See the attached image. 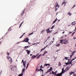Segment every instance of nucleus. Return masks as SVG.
Returning <instances> with one entry per match:
<instances>
[{"label": "nucleus", "mask_w": 76, "mask_h": 76, "mask_svg": "<svg viewBox=\"0 0 76 76\" xmlns=\"http://www.w3.org/2000/svg\"><path fill=\"white\" fill-rule=\"evenodd\" d=\"M73 38H74V39H76V38L75 37H73Z\"/></svg>", "instance_id": "obj_47"}, {"label": "nucleus", "mask_w": 76, "mask_h": 76, "mask_svg": "<svg viewBox=\"0 0 76 76\" xmlns=\"http://www.w3.org/2000/svg\"><path fill=\"white\" fill-rule=\"evenodd\" d=\"M28 42V44H31V43H29L28 41V42Z\"/></svg>", "instance_id": "obj_54"}, {"label": "nucleus", "mask_w": 76, "mask_h": 76, "mask_svg": "<svg viewBox=\"0 0 76 76\" xmlns=\"http://www.w3.org/2000/svg\"><path fill=\"white\" fill-rule=\"evenodd\" d=\"M52 42V43H53V42H54V41L51 42Z\"/></svg>", "instance_id": "obj_61"}, {"label": "nucleus", "mask_w": 76, "mask_h": 76, "mask_svg": "<svg viewBox=\"0 0 76 76\" xmlns=\"http://www.w3.org/2000/svg\"><path fill=\"white\" fill-rule=\"evenodd\" d=\"M26 51L27 52V54H28V55H29V53H30V50H27Z\"/></svg>", "instance_id": "obj_11"}, {"label": "nucleus", "mask_w": 76, "mask_h": 76, "mask_svg": "<svg viewBox=\"0 0 76 76\" xmlns=\"http://www.w3.org/2000/svg\"><path fill=\"white\" fill-rule=\"evenodd\" d=\"M64 31L62 32V34H64Z\"/></svg>", "instance_id": "obj_56"}, {"label": "nucleus", "mask_w": 76, "mask_h": 76, "mask_svg": "<svg viewBox=\"0 0 76 76\" xmlns=\"http://www.w3.org/2000/svg\"><path fill=\"white\" fill-rule=\"evenodd\" d=\"M52 73L53 74V75H55V72H54V71H52Z\"/></svg>", "instance_id": "obj_33"}, {"label": "nucleus", "mask_w": 76, "mask_h": 76, "mask_svg": "<svg viewBox=\"0 0 76 76\" xmlns=\"http://www.w3.org/2000/svg\"><path fill=\"white\" fill-rule=\"evenodd\" d=\"M60 44H57L56 45V47H59V46H60Z\"/></svg>", "instance_id": "obj_23"}, {"label": "nucleus", "mask_w": 76, "mask_h": 76, "mask_svg": "<svg viewBox=\"0 0 76 76\" xmlns=\"http://www.w3.org/2000/svg\"><path fill=\"white\" fill-rule=\"evenodd\" d=\"M60 43H62V42H63V40H60Z\"/></svg>", "instance_id": "obj_36"}, {"label": "nucleus", "mask_w": 76, "mask_h": 76, "mask_svg": "<svg viewBox=\"0 0 76 76\" xmlns=\"http://www.w3.org/2000/svg\"><path fill=\"white\" fill-rule=\"evenodd\" d=\"M25 33H23V34L22 35L20 36V37L19 38H22V37H23V35H25Z\"/></svg>", "instance_id": "obj_17"}, {"label": "nucleus", "mask_w": 76, "mask_h": 76, "mask_svg": "<svg viewBox=\"0 0 76 76\" xmlns=\"http://www.w3.org/2000/svg\"><path fill=\"white\" fill-rule=\"evenodd\" d=\"M76 57L74 59L73 58L72 59V60L71 61L70 63L68 62V63H65V64H66V65H67V64H72V61H73V60H75V59H76Z\"/></svg>", "instance_id": "obj_4"}, {"label": "nucleus", "mask_w": 76, "mask_h": 76, "mask_svg": "<svg viewBox=\"0 0 76 76\" xmlns=\"http://www.w3.org/2000/svg\"><path fill=\"white\" fill-rule=\"evenodd\" d=\"M39 70H41L42 71V72H43V70H42V69L41 68H40V69H39Z\"/></svg>", "instance_id": "obj_34"}, {"label": "nucleus", "mask_w": 76, "mask_h": 76, "mask_svg": "<svg viewBox=\"0 0 76 76\" xmlns=\"http://www.w3.org/2000/svg\"><path fill=\"white\" fill-rule=\"evenodd\" d=\"M38 68H36V69L35 70L36 72H37V71H38Z\"/></svg>", "instance_id": "obj_31"}, {"label": "nucleus", "mask_w": 76, "mask_h": 76, "mask_svg": "<svg viewBox=\"0 0 76 76\" xmlns=\"http://www.w3.org/2000/svg\"><path fill=\"white\" fill-rule=\"evenodd\" d=\"M54 26H52V27L51 29H53V28H54Z\"/></svg>", "instance_id": "obj_38"}, {"label": "nucleus", "mask_w": 76, "mask_h": 76, "mask_svg": "<svg viewBox=\"0 0 76 76\" xmlns=\"http://www.w3.org/2000/svg\"><path fill=\"white\" fill-rule=\"evenodd\" d=\"M38 72H39V71H40V70H39V69H38Z\"/></svg>", "instance_id": "obj_58"}, {"label": "nucleus", "mask_w": 76, "mask_h": 76, "mask_svg": "<svg viewBox=\"0 0 76 76\" xmlns=\"http://www.w3.org/2000/svg\"><path fill=\"white\" fill-rule=\"evenodd\" d=\"M23 22H24L23 21L21 23H20V26L19 27V28H20V27H21V26H22V23H23Z\"/></svg>", "instance_id": "obj_20"}, {"label": "nucleus", "mask_w": 76, "mask_h": 76, "mask_svg": "<svg viewBox=\"0 0 76 76\" xmlns=\"http://www.w3.org/2000/svg\"><path fill=\"white\" fill-rule=\"evenodd\" d=\"M32 56V54H30V56Z\"/></svg>", "instance_id": "obj_55"}, {"label": "nucleus", "mask_w": 76, "mask_h": 76, "mask_svg": "<svg viewBox=\"0 0 76 76\" xmlns=\"http://www.w3.org/2000/svg\"><path fill=\"white\" fill-rule=\"evenodd\" d=\"M52 69H53L52 67H50V69H49L47 71V72H46V73H49V72H51V71L52 70Z\"/></svg>", "instance_id": "obj_10"}, {"label": "nucleus", "mask_w": 76, "mask_h": 76, "mask_svg": "<svg viewBox=\"0 0 76 76\" xmlns=\"http://www.w3.org/2000/svg\"><path fill=\"white\" fill-rule=\"evenodd\" d=\"M64 72H64V68H63L62 69V72L60 73H62V75L63 73H64Z\"/></svg>", "instance_id": "obj_13"}, {"label": "nucleus", "mask_w": 76, "mask_h": 76, "mask_svg": "<svg viewBox=\"0 0 76 76\" xmlns=\"http://www.w3.org/2000/svg\"><path fill=\"white\" fill-rule=\"evenodd\" d=\"M58 51H59V50H57L56 52H58Z\"/></svg>", "instance_id": "obj_60"}, {"label": "nucleus", "mask_w": 76, "mask_h": 76, "mask_svg": "<svg viewBox=\"0 0 76 76\" xmlns=\"http://www.w3.org/2000/svg\"><path fill=\"white\" fill-rule=\"evenodd\" d=\"M40 68H44V66H42V65H41L40 66Z\"/></svg>", "instance_id": "obj_32"}, {"label": "nucleus", "mask_w": 76, "mask_h": 76, "mask_svg": "<svg viewBox=\"0 0 76 76\" xmlns=\"http://www.w3.org/2000/svg\"><path fill=\"white\" fill-rule=\"evenodd\" d=\"M7 55H9V53L8 52H7Z\"/></svg>", "instance_id": "obj_52"}, {"label": "nucleus", "mask_w": 76, "mask_h": 76, "mask_svg": "<svg viewBox=\"0 0 76 76\" xmlns=\"http://www.w3.org/2000/svg\"><path fill=\"white\" fill-rule=\"evenodd\" d=\"M51 32V31L50 30H48V31H47V33H50V32Z\"/></svg>", "instance_id": "obj_25"}, {"label": "nucleus", "mask_w": 76, "mask_h": 76, "mask_svg": "<svg viewBox=\"0 0 76 76\" xmlns=\"http://www.w3.org/2000/svg\"><path fill=\"white\" fill-rule=\"evenodd\" d=\"M53 40H54V38H53Z\"/></svg>", "instance_id": "obj_63"}, {"label": "nucleus", "mask_w": 76, "mask_h": 76, "mask_svg": "<svg viewBox=\"0 0 76 76\" xmlns=\"http://www.w3.org/2000/svg\"><path fill=\"white\" fill-rule=\"evenodd\" d=\"M45 29H44L43 30H42L41 31L40 34H42V33H43V32H45Z\"/></svg>", "instance_id": "obj_19"}, {"label": "nucleus", "mask_w": 76, "mask_h": 76, "mask_svg": "<svg viewBox=\"0 0 76 76\" xmlns=\"http://www.w3.org/2000/svg\"><path fill=\"white\" fill-rule=\"evenodd\" d=\"M57 71H56L55 72V74L54 75V76H62V73L57 74Z\"/></svg>", "instance_id": "obj_1"}, {"label": "nucleus", "mask_w": 76, "mask_h": 76, "mask_svg": "<svg viewBox=\"0 0 76 76\" xmlns=\"http://www.w3.org/2000/svg\"><path fill=\"white\" fill-rule=\"evenodd\" d=\"M68 63H71V61H70V59H68Z\"/></svg>", "instance_id": "obj_30"}, {"label": "nucleus", "mask_w": 76, "mask_h": 76, "mask_svg": "<svg viewBox=\"0 0 76 76\" xmlns=\"http://www.w3.org/2000/svg\"><path fill=\"white\" fill-rule=\"evenodd\" d=\"M19 43H20V42H18L17 44H19Z\"/></svg>", "instance_id": "obj_48"}, {"label": "nucleus", "mask_w": 76, "mask_h": 76, "mask_svg": "<svg viewBox=\"0 0 76 76\" xmlns=\"http://www.w3.org/2000/svg\"><path fill=\"white\" fill-rule=\"evenodd\" d=\"M70 67H71V66L69 67V66H67L65 70H64V72H67V71H68V70H69V69Z\"/></svg>", "instance_id": "obj_2"}, {"label": "nucleus", "mask_w": 76, "mask_h": 76, "mask_svg": "<svg viewBox=\"0 0 76 76\" xmlns=\"http://www.w3.org/2000/svg\"><path fill=\"white\" fill-rule=\"evenodd\" d=\"M25 70V69H24L22 70V71H23V72L22 73H23H23L24 72V71Z\"/></svg>", "instance_id": "obj_27"}, {"label": "nucleus", "mask_w": 76, "mask_h": 76, "mask_svg": "<svg viewBox=\"0 0 76 76\" xmlns=\"http://www.w3.org/2000/svg\"><path fill=\"white\" fill-rule=\"evenodd\" d=\"M65 58L66 59V60H68V58L67 57H65Z\"/></svg>", "instance_id": "obj_37"}, {"label": "nucleus", "mask_w": 76, "mask_h": 76, "mask_svg": "<svg viewBox=\"0 0 76 76\" xmlns=\"http://www.w3.org/2000/svg\"><path fill=\"white\" fill-rule=\"evenodd\" d=\"M56 22V21L55 20L53 21V23H55V22Z\"/></svg>", "instance_id": "obj_41"}, {"label": "nucleus", "mask_w": 76, "mask_h": 76, "mask_svg": "<svg viewBox=\"0 0 76 76\" xmlns=\"http://www.w3.org/2000/svg\"><path fill=\"white\" fill-rule=\"evenodd\" d=\"M28 41H29V39H28V38H27L24 39V41L26 42H28Z\"/></svg>", "instance_id": "obj_6"}, {"label": "nucleus", "mask_w": 76, "mask_h": 76, "mask_svg": "<svg viewBox=\"0 0 76 76\" xmlns=\"http://www.w3.org/2000/svg\"><path fill=\"white\" fill-rule=\"evenodd\" d=\"M37 44H39L40 43V42H37Z\"/></svg>", "instance_id": "obj_53"}, {"label": "nucleus", "mask_w": 76, "mask_h": 76, "mask_svg": "<svg viewBox=\"0 0 76 76\" xmlns=\"http://www.w3.org/2000/svg\"><path fill=\"white\" fill-rule=\"evenodd\" d=\"M7 59H8V60H9L10 62V63H12V58H11V57H10V58H8Z\"/></svg>", "instance_id": "obj_5"}, {"label": "nucleus", "mask_w": 76, "mask_h": 76, "mask_svg": "<svg viewBox=\"0 0 76 76\" xmlns=\"http://www.w3.org/2000/svg\"><path fill=\"white\" fill-rule=\"evenodd\" d=\"M75 6L76 5H74V6L73 7V8H74V7H75Z\"/></svg>", "instance_id": "obj_49"}, {"label": "nucleus", "mask_w": 76, "mask_h": 76, "mask_svg": "<svg viewBox=\"0 0 76 76\" xmlns=\"http://www.w3.org/2000/svg\"><path fill=\"white\" fill-rule=\"evenodd\" d=\"M42 56H45V54L44 53L42 55Z\"/></svg>", "instance_id": "obj_40"}, {"label": "nucleus", "mask_w": 76, "mask_h": 76, "mask_svg": "<svg viewBox=\"0 0 76 76\" xmlns=\"http://www.w3.org/2000/svg\"><path fill=\"white\" fill-rule=\"evenodd\" d=\"M48 45H47V46H46L44 48H42V49L41 50V51H42V50H44V49H45V48H46V47H47V46H48Z\"/></svg>", "instance_id": "obj_21"}, {"label": "nucleus", "mask_w": 76, "mask_h": 76, "mask_svg": "<svg viewBox=\"0 0 76 76\" xmlns=\"http://www.w3.org/2000/svg\"><path fill=\"white\" fill-rule=\"evenodd\" d=\"M55 20H56V21H57V18H56V19H55Z\"/></svg>", "instance_id": "obj_45"}, {"label": "nucleus", "mask_w": 76, "mask_h": 76, "mask_svg": "<svg viewBox=\"0 0 76 76\" xmlns=\"http://www.w3.org/2000/svg\"><path fill=\"white\" fill-rule=\"evenodd\" d=\"M36 57H37V56H36L33 55L31 57V58H32V59H34V58H36Z\"/></svg>", "instance_id": "obj_12"}, {"label": "nucleus", "mask_w": 76, "mask_h": 76, "mask_svg": "<svg viewBox=\"0 0 76 76\" xmlns=\"http://www.w3.org/2000/svg\"><path fill=\"white\" fill-rule=\"evenodd\" d=\"M67 14L68 15H69V16L71 15V13H70V12H68Z\"/></svg>", "instance_id": "obj_26"}, {"label": "nucleus", "mask_w": 76, "mask_h": 76, "mask_svg": "<svg viewBox=\"0 0 76 76\" xmlns=\"http://www.w3.org/2000/svg\"><path fill=\"white\" fill-rule=\"evenodd\" d=\"M48 53V52L47 51H45L44 52V54H46V53Z\"/></svg>", "instance_id": "obj_28"}, {"label": "nucleus", "mask_w": 76, "mask_h": 76, "mask_svg": "<svg viewBox=\"0 0 76 76\" xmlns=\"http://www.w3.org/2000/svg\"><path fill=\"white\" fill-rule=\"evenodd\" d=\"M66 39H63V41H65L62 44H67V43H69V42H68V41L67 40H66Z\"/></svg>", "instance_id": "obj_3"}, {"label": "nucleus", "mask_w": 76, "mask_h": 76, "mask_svg": "<svg viewBox=\"0 0 76 76\" xmlns=\"http://www.w3.org/2000/svg\"><path fill=\"white\" fill-rule=\"evenodd\" d=\"M21 63H23V66L24 67H26V66H25V62L23 61V60H22Z\"/></svg>", "instance_id": "obj_9"}, {"label": "nucleus", "mask_w": 76, "mask_h": 76, "mask_svg": "<svg viewBox=\"0 0 76 76\" xmlns=\"http://www.w3.org/2000/svg\"><path fill=\"white\" fill-rule=\"evenodd\" d=\"M32 34H33V32L32 33L29 34V35H28L29 37H30V35H32Z\"/></svg>", "instance_id": "obj_29"}, {"label": "nucleus", "mask_w": 76, "mask_h": 76, "mask_svg": "<svg viewBox=\"0 0 76 76\" xmlns=\"http://www.w3.org/2000/svg\"><path fill=\"white\" fill-rule=\"evenodd\" d=\"M56 9L57 8V7H60V5H58V3H57V1H56Z\"/></svg>", "instance_id": "obj_8"}, {"label": "nucleus", "mask_w": 76, "mask_h": 76, "mask_svg": "<svg viewBox=\"0 0 76 76\" xmlns=\"http://www.w3.org/2000/svg\"><path fill=\"white\" fill-rule=\"evenodd\" d=\"M75 47H76V44H75Z\"/></svg>", "instance_id": "obj_64"}, {"label": "nucleus", "mask_w": 76, "mask_h": 76, "mask_svg": "<svg viewBox=\"0 0 76 76\" xmlns=\"http://www.w3.org/2000/svg\"><path fill=\"white\" fill-rule=\"evenodd\" d=\"M74 22L75 23L76 22V21H74V22H72L71 24L72 25H73H73H75V24H73L74 23Z\"/></svg>", "instance_id": "obj_22"}, {"label": "nucleus", "mask_w": 76, "mask_h": 76, "mask_svg": "<svg viewBox=\"0 0 76 76\" xmlns=\"http://www.w3.org/2000/svg\"><path fill=\"white\" fill-rule=\"evenodd\" d=\"M64 5V6H65L66 5V2H65V1H64L62 3L61 6H63Z\"/></svg>", "instance_id": "obj_7"}, {"label": "nucleus", "mask_w": 76, "mask_h": 76, "mask_svg": "<svg viewBox=\"0 0 76 76\" xmlns=\"http://www.w3.org/2000/svg\"><path fill=\"white\" fill-rule=\"evenodd\" d=\"M72 56H73V55H71L70 56V57L71 58L72 57Z\"/></svg>", "instance_id": "obj_43"}, {"label": "nucleus", "mask_w": 76, "mask_h": 76, "mask_svg": "<svg viewBox=\"0 0 76 76\" xmlns=\"http://www.w3.org/2000/svg\"><path fill=\"white\" fill-rule=\"evenodd\" d=\"M71 33H72V32L70 31L69 32V34H71Z\"/></svg>", "instance_id": "obj_57"}, {"label": "nucleus", "mask_w": 76, "mask_h": 76, "mask_svg": "<svg viewBox=\"0 0 76 76\" xmlns=\"http://www.w3.org/2000/svg\"><path fill=\"white\" fill-rule=\"evenodd\" d=\"M50 66V64H45L44 65V66Z\"/></svg>", "instance_id": "obj_15"}, {"label": "nucleus", "mask_w": 76, "mask_h": 76, "mask_svg": "<svg viewBox=\"0 0 76 76\" xmlns=\"http://www.w3.org/2000/svg\"><path fill=\"white\" fill-rule=\"evenodd\" d=\"M41 56H42V54H40V55H39L38 57H37L36 58V59H38V58H40V57H41Z\"/></svg>", "instance_id": "obj_14"}, {"label": "nucleus", "mask_w": 76, "mask_h": 76, "mask_svg": "<svg viewBox=\"0 0 76 76\" xmlns=\"http://www.w3.org/2000/svg\"><path fill=\"white\" fill-rule=\"evenodd\" d=\"M57 8H56V9L55 10V11H56L57 10Z\"/></svg>", "instance_id": "obj_62"}, {"label": "nucleus", "mask_w": 76, "mask_h": 76, "mask_svg": "<svg viewBox=\"0 0 76 76\" xmlns=\"http://www.w3.org/2000/svg\"><path fill=\"white\" fill-rule=\"evenodd\" d=\"M69 73L70 75H72V74H73V73H74V72H71Z\"/></svg>", "instance_id": "obj_18"}, {"label": "nucleus", "mask_w": 76, "mask_h": 76, "mask_svg": "<svg viewBox=\"0 0 76 76\" xmlns=\"http://www.w3.org/2000/svg\"><path fill=\"white\" fill-rule=\"evenodd\" d=\"M73 76H76V75L75 74H73Z\"/></svg>", "instance_id": "obj_42"}, {"label": "nucleus", "mask_w": 76, "mask_h": 76, "mask_svg": "<svg viewBox=\"0 0 76 76\" xmlns=\"http://www.w3.org/2000/svg\"><path fill=\"white\" fill-rule=\"evenodd\" d=\"M61 63H60V62H59L58 64V66H61Z\"/></svg>", "instance_id": "obj_24"}, {"label": "nucleus", "mask_w": 76, "mask_h": 76, "mask_svg": "<svg viewBox=\"0 0 76 76\" xmlns=\"http://www.w3.org/2000/svg\"><path fill=\"white\" fill-rule=\"evenodd\" d=\"M29 47L28 46H25V47H24V49H25V48H27V47Z\"/></svg>", "instance_id": "obj_35"}, {"label": "nucleus", "mask_w": 76, "mask_h": 76, "mask_svg": "<svg viewBox=\"0 0 76 76\" xmlns=\"http://www.w3.org/2000/svg\"><path fill=\"white\" fill-rule=\"evenodd\" d=\"M50 31V28H48V30H46V31Z\"/></svg>", "instance_id": "obj_39"}, {"label": "nucleus", "mask_w": 76, "mask_h": 76, "mask_svg": "<svg viewBox=\"0 0 76 76\" xmlns=\"http://www.w3.org/2000/svg\"><path fill=\"white\" fill-rule=\"evenodd\" d=\"M25 10H24L23 12L21 13V16H22L23 14H24V12H25Z\"/></svg>", "instance_id": "obj_16"}, {"label": "nucleus", "mask_w": 76, "mask_h": 76, "mask_svg": "<svg viewBox=\"0 0 76 76\" xmlns=\"http://www.w3.org/2000/svg\"><path fill=\"white\" fill-rule=\"evenodd\" d=\"M39 53H38V54H37L36 55V57H37V56H38V54H39Z\"/></svg>", "instance_id": "obj_50"}, {"label": "nucleus", "mask_w": 76, "mask_h": 76, "mask_svg": "<svg viewBox=\"0 0 76 76\" xmlns=\"http://www.w3.org/2000/svg\"><path fill=\"white\" fill-rule=\"evenodd\" d=\"M71 64V67L72 66V65H73V64Z\"/></svg>", "instance_id": "obj_59"}, {"label": "nucleus", "mask_w": 76, "mask_h": 76, "mask_svg": "<svg viewBox=\"0 0 76 76\" xmlns=\"http://www.w3.org/2000/svg\"><path fill=\"white\" fill-rule=\"evenodd\" d=\"M11 28H10L8 30V31H9V30H10V29Z\"/></svg>", "instance_id": "obj_51"}, {"label": "nucleus", "mask_w": 76, "mask_h": 76, "mask_svg": "<svg viewBox=\"0 0 76 76\" xmlns=\"http://www.w3.org/2000/svg\"><path fill=\"white\" fill-rule=\"evenodd\" d=\"M29 65V63H28L27 64V67H28V66Z\"/></svg>", "instance_id": "obj_44"}, {"label": "nucleus", "mask_w": 76, "mask_h": 76, "mask_svg": "<svg viewBox=\"0 0 76 76\" xmlns=\"http://www.w3.org/2000/svg\"><path fill=\"white\" fill-rule=\"evenodd\" d=\"M36 44V43H34L32 44V45H35Z\"/></svg>", "instance_id": "obj_46"}]
</instances>
